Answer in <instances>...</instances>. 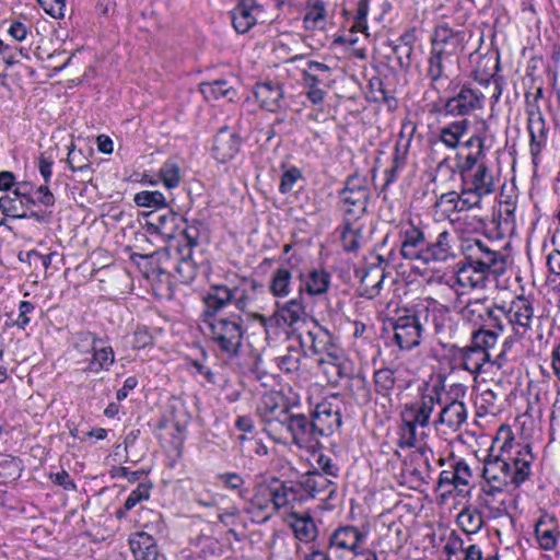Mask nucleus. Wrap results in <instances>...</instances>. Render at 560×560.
Listing matches in <instances>:
<instances>
[{"label": "nucleus", "mask_w": 560, "mask_h": 560, "mask_svg": "<svg viewBox=\"0 0 560 560\" xmlns=\"http://www.w3.org/2000/svg\"><path fill=\"white\" fill-rule=\"evenodd\" d=\"M513 438L500 445V454H489L483 462L482 477L488 483L506 486L517 489L530 476L533 454L528 445L520 446L512 454Z\"/></svg>", "instance_id": "f257e3e1"}, {"label": "nucleus", "mask_w": 560, "mask_h": 560, "mask_svg": "<svg viewBox=\"0 0 560 560\" xmlns=\"http://www.w3.org/2000/svg\"><path fill=\"white\" fill-rule=\"evenodd\" d=\"M464 261L456 271L460 287L485 288L490 277L505 272V257L481 240H467L463 246Z\"/></svg>", "instance_id": "f03ea898"}, {"label": "nucleus", "mask_w": 560, "mask_h": 560, "mask_svg": "<svg viewBox=\"0 0 560 560\" xmlns=\"http://www.w3.org/2000/svg\"><path fill=\"white\" fill-rule=\"evenodd\" d=\"M278 395L267 394L262 397L260 411L270 433H288L300 448H313L318 436L313 420L303 413H294L287 406L279 407Z\"/></svg>", "instance_id": "7ed1b4c3"}, {"label": "nucleus", "mask_w": 560, "mask_h": 560, "mask_svg": "<svg viewBox=\"0 0 560 560\" xmlns=\"http://www.w3.org/2000/svg\"><path fill=\"white\" fill-rule=\"evenodd\" d=\"M456 42L455 34L447 26L438 28L432 37L424 74L429 80V88L438 94L445 90H454L456 80H453L452 75L458 65V58L448 47L455 46Z\"/></svg>", "instance_id": "20e7f679"}, {"label": "nucleus", "mask_w": 560, "mask_h": 560, "mask_svg": "<svg viewBox=\"0 0 560 560\" xmlns=\"http://www.w3.org/2000/svg\"><path fill=\"white\" fill-rule=\"evenodd\" d=\"M295 492L291 486L278 478H270L253 488L252 497L245 500L244 512L254 523L262 524L293 500Z\"/></svg>", "instance_id": "39448f33"}, {"label": "nucleus", "mask_w": 560, "mask_h": 560, "mask_svg": "<svg viewBox=\"0 0 560 560\" xmlns=\"http://www.w3.org/2000/svg\"><path fill=\"white\" fill-rule=\"evenodd\" d=\"M200 329L209 345L228 359L240 354L245 335L244 319L238 314L201 319Z\"/></svg>", "instance_id": "423d86ee"}, {"label": "nucleus", "mask_w": 560, "mask_h": 560, "mask_svg": "<svg viewBox=\"0 0 560 560\" xmlns=\"http://www.w3.org/2000/svg\"><path fill=\"white\" fill-rule=\"evenodd\" d=\"M447 91L454 94L439 97L442 104L441 113L446 116L466 117L485 107L486 95L479 89L472 88L469 82H455L454 90Z\"/></svg>", "instance_id": "0eeeda50"}, {"label": "nucleus", "mask_w": 560, "mask_h": 560, "mask_svg": "<svg viewBox=\"0 0 560 560\" xmlns=\"http://www.w3.org/2000/svg\"><path fill=\"white\" fill-rule=\"evenodd\" d=\"M370 198L369 179L358 174L350 175L338 192L339 209L346 218L360 219L366 212Z\"/></svg>", "instance_id": "6e6552de"}, {"label": "nucleus", "mask_w": 560, "mask_h": 560, "mask_svg": "<svg viewBox=\"0 0 560 560\" xmlns=\"http://www.w3.org/2000/svg\"><path fill=\"white\" fill-rule=\"evenodd\" d=\"M427 236L422 228L402 223L398 231L399 253L404 259L423 262Z\"/></svg>", "instance_id": "1a4fd4ad"}, {"label": "nucleus", "mask_w": 560, "mask_h": 560, "mask_svg": "<svg viewBox=\"0 0 560 560\" xmlns=\"http://www.w3.org/2000/svg\"><path fill=\"white\" fill-rule=\"evenodd\" d=\"M335 400V397L322 400L316 405L312 413V420L318 438L329 436L341 427V412Z\"/></svg>", "instance_id": "9d476101"}, {"label": "nucleus", "mask_w": 560, "mask_h": 560, "mask_svg": "<svg viewBox=\"0 0 560 560\" xmlns=\"http://www.w3.org/2000/svg\"><path fill=\"white\" fill-rule=\"evenodd\" d=\"M423 326L416 315L400 316L394 323V340L401 350H411L421 343Z\"/></svg>", "instance_id": "9b49d317"}, {"label": "nucleus", "mask_w": 560, "mask_h": 560, "mask_svg": "<svg viewBox=\"0 0 560 560\" xmlns=\"http://www.w3.org/2000/svg\"><path fill=\"white\" fill-rule=\"evenodd\" d=\"M448 353L455 366L468 371L471 374L480 373L482 366L492 360L490 353H483L471 343L465 347L452 345L448 349Z\"/></svg>", "instance_id": "f8f14e48"}, {"label": "nucleus", "mask_w": 560, "mask_h": 560, "mask_svg": "<svg viewBox=\"0 0 560 560\" xmlns=\"http://www.w3.org/2000/svg\"><path fill=\"white\" fill-rule=\"evenodd\" d=\"M460 182L464 188L482 200L495 191L498 178L488 164H481L478 170L460 177Z\"/></svg>", "instance_id": "ddd939ff"}, {"label": "nucleus", "mask_w": 560, "mask_h": 560, "mask_svg": "<svg viewBox=\"0 0 560 560\" xmlns=\"http://www.w3.org/2000/svg\"><path fill=\"white\" fill-rule=\"evenodd\" d=\"M506 313L508 323L511 325L514 336L517 339L523 338L532 328L533 303L524 296H517L506 307Z\"/></svg>", "instance_id": "4468645a"}, {"label": "nucleus", "mask_w": 560, "mask_h": 560, "mask_svg": "<svg viewBox=\"0 0 560 560\" xmlns=\"http://www.w3.org/2000/svg\"><path fill=\"white\" fill-rule=\"evenodd\" d=\"M404 369L396 368H381L374 371L373 382L374 390L377 395L388 398L394 390L402 392L409 387V381L404 376Z\"/></svg>", "instance_id": "2eb2a0df"}, {"label": "nucleus", "mask_w": 560, "mask_h": 560, "mask_svg": "<svg viewBox=\"0 0 560 560\" xmlns=\"http://www.w3.org/2000/svg\"><path fill=\"white\" fill-rule=\"evenodd\" d=\"M438 404H441V385L434 384L427 386L421 395L420 401L406 407L402 413L411 418L413 422H418L421 428H425Z\"/></svg>", "instance_id": "dca6fc26"}, {"label": "nucleus", "mask_w": 560, "mask_h": 560, "mask_svg": "<svg viewBox=\"0 0 560 560\" xmlns=\"http://www.w3.org/2000/svg\"><path fill=\"white\" fill-rule=\"evenodd\" d=\"M264 7L256 0H240L230 12L234 30L238 34H245L252 30L260 19Z\"/></svg>", "instance_id": "f3484780"}, {"label": "nucleus", "mask_w": 560, "mask_h": 560, "mask_svg": "<svg viewBox=\"0 0 560 560\" xmlns=\"http://www.w3.org/2000/svg\"><path fill=\"white\" fill-rule=\"evenodd\" d=\"M369 530L361 529L353 525L340 526L334 530L329 538V547L339 550H347L353 555L365 544Z\"/></svg>", "instance_id": "a211bd4d"}, {"label": "nucleus", "mask_w": 560, "mask_h": 560, "mask_svg": "<svg viewBox=\"0 0 560 560\" xmlns=\"http://www.w3.org/2000/svg\"><path fill=\"white\" fill-rule=\"evenodd\" d=\"M232 304L241 312L247 311L262 292V284L253 278H241L231 283Z\"/></svg>", "instance_id": "6ab92c4d"}, {"label": "nucleus", "mask_w": 560, "mask_h": 560, "mask_svg": "<svg viewBox=\"0 0 560 560\" xmlns=\"http://www.w3.org/2000/svg\"><path fill=\"white\" fill-rule=\"evenodd\" d=\"M241 143L242 140L234 130L226 127L221 128L213 140V158L220 163L234 159L240 151Z\"/></svg>", "instance_id": "aec40b11"}, {"label": "nucleus", "mask_w": 560, "mask_h": 560, "mask_svg": "<svg viewBox=\"0 0 560 560\" xmlns=\"http://www.w3.org/2000/svg\"><path fill=\"white\" fill-rule=\"evenodd\" d=\"M359 219L345 218L337 228L341 247L347 253H358L365 245L366 238L363 234V225L358 222Z\"/></svg>", "instance_id": "412c9836"}, {"label": "nucleus", "mask_w": 560, "mask_h": 560, "mask_svg": "<svg viewBox=\"0 0 560 560\" xmlns=\"http://www.w3.org/2000/svg\"><path fill=\"white\" fill-rule=\"evenodd\" d=\"M558 520L555 515L544 513L535 524V538L540 549L553 550L560 537Z\"/></svg>", "instance_id": "4be33fe9"}, {"label": "nucleus", "mask_w": 560, "mask_h": 560, "mask_svg": "<svg viewBox=\"0 0 560 560\" xmlns=\"http://www.w3.org/2000/svg\"><path fill=\"white\" fill-rule=\"evenodd\" d=\"M231 284H213L203 296L205 310L202 318L219 316L218 313L232 304Z\"/></svg>", "instance_id": "5701e85b"}, {"label": "nucleus", "mask_w": 560, "mask_h": 560, "mask_svg": "<svg viewBox=\"0 0 560 560\" xmlns=\"http://www.w3.org/2000/svg\"><path fill=\"white\" fill-rule=\"evenodd\" d=\"M444 552L447 555V560H483L479 546L466 545L464 539L455 533L450 535L444 546Z\"/></svg>", "instance_id": "b1692460"}, {"label": "nucleus", "mask_w": 560, "mask_h": 560, "mask_svg": "<svg viewBox=\"0 0 560 560\" xmlns=\"http://www.w3.org/2000/svg\"><path fill=\"white\" fill-rule=\"evenodd\" d=\"M298 278L301 281L300 292H306L311 296L325 294L329 287L331 277L324 269H312L306 273L299 271Z\"/></svg>", "instance_id": "393cba45"}, {"label": "nucleus", "mask_w": 560, "mask_h": 560, "mask_svg": "<svg viewBox=\"0 0 560 560\" xmlns=\"http://www.w3.org/2000/svg\"><path fill=\"white\" fill-rule=\"evenodd\" d=\"M302 488L312 497L316 498L322 493H327L326 499H331L336 493L337 486L331 477L319 472L318 469L308 471L301 480Z\"/></svg>", "instance_id": "a878e982"}, {"label": "nucleus", "mask_w": 560, "mask_h": 560, "mask_svg": "<svg viewBox=\"0 0 560 560\" xmlns=\"http://www.w3.org/2000/svg\"><path fill=\"white\" fill-rule=\"evenodd\" d=\"M451 240L452 235L448 231L439 233L435 240H427L423 264L446 261L453 257Z\"/></svg>", "instance_id": "bb28decb"}, {"label": "nucleus", "mask_w": 560, "mask_h": 560, "mask_svg": "<svg viewBox=\"0 0 560 560\" xmlns=\"http://www.w3.org/2000/svg\"><path fill=\"white\" fill-rule=\"evenodd\" d=\"M529 132V152L534 165H538L540 161V154L547 145L548 128L546 127V120L544 117L535 116L527 125Z\"/></svg>", "instance_id": "cd10ccee"}, {"label": "nucleus", "mask_w": 560, "mask_h": 560, "mask_svg": "<svg viewBox=\"0 0 560 560\" xmlns=\"http://www.w3.org/2000/svg\"><path fill=\"white\" fill-rule=\"evenodd\" d=\"M254 94L260 106L269 112H276L281 107L283 91L278 82L266 81L258 83Z\"/></svg>", "instance_id": "c85d7f7f"}, {"label": "nucleus", "mask_w": 560, "mask_h": 560, "mask_svg": "<svg viewBox=\"0 0 560 560\" xmlns=\"http://www.w3.org/2000/svg\"><path fill=\"white\" fill-rule=\"evenodd\" d=\"M90 155H93L92 149H89L88 153H85L82 149H75L73 143L68 147L66 162L72 172L79 173L81 182H90L92 179L94 170Z\"/></svg>", "instance_id": "c756f323"}, {"label": "nucleus", "mask_w": 560, "mask_h": 560, "mask_svg": "<svg viewBox=\"0 0 560 560\" xmlns=\"http://www.w3.org/2000/svg\"><path fill=\"white\" fill-rule=\"evenodd\" d=\"M130 549L136 560H159V547L155 539L144 532H138L129 538Z\"/></svg>", "instance_id": "7c9ffc66"}, {"label": "nucleus", "mask_w": 560, "mask_h": 560, "mask_svg": "<svg viewBox=\"0 0 560 560\" xmlns=\"http://www.w3.org/2000/svg\"><path fill=\"white\" fill-rule=\"evenodd\" d=\"M467 420V409L463 401L453 400L442 408L435 425L445 424L452 431H457Z\"/></svg>", "instance_id": "2f4dec72"}, {"label": "nucleus", "mask_w": 560, "mask_h": 560, "mask_svg": "<svg viewBox=\"0 0 560 560\" xmlns=\"http://www.w3.org/2000/svg\"><path fill=\"white\" fill-rule=\"evenodd\" d=\"M327 23V10L323 0H307L303 26L307 31H323Z\"/></svg>", "instance_id": "473e14b6"}, {"label": "nucleus", "mask_w": 560, "mask_h": 560, "mask_svg": "<svg viewBox=\"0 0 560 560\" xmlns=\"http://www.w3.org/2000/svg\"><path fill=\"white\" fill-rule=\"evenodd\" d=\"M469 126L470 121L467 118L452 121L440 130V141L448 149H457Z\"/></svg>", "instance_id": "72a5a7b5"}, {"label": "nucleus", "mask_w": 560, "mask_h": 560, "mask_svg": "<svg viewBox=\"0 0 560 560\" xmlns=\"http://www.w3.org/2000/svg\"><path fill=\"white\" fill-rule=\"evenodd\" d=\"M293 258L294 256L288 260L290 268L280 267L276 269L271 275L269 290L277 298H287L291 292L292 272L290 269L293 268Z\"/></svg>", "instance_id": "f704fd0d"}, {"label": "nucleus", "mask_w": 560, "mask_h": 560, "mask_svg": "<svg viewBox=\"0 0 560 560\" xmlns=\"http://www.w3.org/2000/svg\"><path fill=\"white\" fill-rule=\"evenodd\" d=\"M290 525L295 537L304 542L312 541L317 536V527L310 514L292 513L290 515Z\"/></svg>", "instance_id": "c9c22d12"}, {"label": "nucleus", "mask_w": 560, "mask_h": 560, "mask_svg": "<svg viewBox=\"0 0 560 560\" xmlns=\"http://www.w3.org/2000/svg\"><path fill=\"white\" fill-rule=\"evenodd\" d=\"M492 303L488 298L469 300L462 310L463 318L475 324L487 323V315L491 314Z\"/></svg>", "instance_id": "e433bc0d"}, {"label": "nucleus", "mask_w": 560, "mask_h": 560, "mask_svg": "<svg viewBox=\"0 0 560 560\" xmlns=\"http://www.w3.org/2000/svg\"><path fill=\"white\" fill-rule=\"evenodd\" d=\"M311 347L315 353H325L329 359H338V349L334 343L332 335L323 327H318L316 331H310Z\"/></svg>", "instance_id": "4c0bfd02"}, {"label": "nucleus", "mask_w": 560, "mask_h": 560, "mask_svg": "<svg viewBox=\"0 0 560 560\" xmlns=\"http://www.w3.org/2000/svg\"><path fill=\"white\" fill-rule=\"evenodd\" d=\"M385 279V271L378 265L369 267L361 278L362 295L373 299L380 294Z\"/></svg>", "instance_id": "58836bf2"}, {"label": "nucleus", "mask_w": 560, "mask_h": 560, "mask_svg": "<svg viewBox=\"0 0 560 560\" xmlns=\"http://www.w3.org/2000/svg\"><path fill=\"white\" fill-rule=\"evenodd\" d=\"M200 92L208 101L225 98L232 102L237 95L236 90L225 80H215L213 82L201 83Z\"/></svg>", "instance_id": "ea45409f"}, {"label": "nucleus", "mask_w": 560, "mask_h": 560, "mask_svg": "<svg viewBox=\"0 0 560 560\" xmlns=\"http://www.w3.org/2000/svg\"><path fill=\"white\" fill-rule=\"evenodd\" d=\"M92 358L89 361L84 371L98 373L101 371H108L115 361V354L109 346H96L94 350L91 352Z\"/></svg>", "instance_id": "a19ab883"}, {"label": "nucleus", "mask_w": 560, "mask_h": 560, "mask_svg": "<svg viewBox=\"0 0 560 560\" xmlns=\"http://www.w3.org/2000/svg\"><path fill=\"white\" fill-rule=\"evenodd\" d=\"M215 480L221 488L236 493L241 499L246 498V481L241 474L235 471L220 472L215 475Z\"/></svg>", "instance_id": "79ce46f5"}, {"label": "nucleus", "mask_w": 560, "mask_h": 560, "mask_svg": "<svg viewBox=\"0 0 560 560\" xmlns=\"http://www.w3.org/2000/svg\"><path fill=\"white\" fill-rule=\"evenodd\" d=\"M418 422L402 413V420L398 429V445L401 448L415 447L419 441Z\"/></svg>", "instance_id": "37998d69"}, {"label": "nucleus", "mask_w": 560, "mask_h": 560, "mask_svg": "<svg viewBox=\"0 0 560 560\" xmlns=\"http://www.w3.org/2000/svg\"><path fill=\"white\" fill-rule=\"evenodd\" d=\"M348 390L358 405L365 406L372 400V390L364 375L351 377Z\"/></svg>", "instance_id": "c03bdc74"}, {"label": "nucleus", "mask_w": 560, "mask_h": 560, "mask_svg": "<svg viewBox=\"0 0 560 560\" xmlns=\"http://www.w3.org/2000/svg\"><path fill=\"white\" fill-rule=\"evenodd\" d=\"M304 358L303 349L298 347H288L285 352L276 358L278 368L285 373H293L300 370Z\"/></svg>", "instance_id": "a18cd8bd"}, {"label": "nucleus", "mask_w": 560, "mask_h": 560, "mask_svg": "<svg viewBox=\"0 0 560 560\" xmlns=\"http://www.w3.org/2000/svg\"><path fill=\"white\" fill-rule=\"evenodd\" d=\"M159 177L167 189H174L182 182V170L175 159H167L159 170Z\"/></svg>", "instance_id": "49530a36"}, {"label": "nucleus", "mask_w": 560, "mask_h": 560, "mask_svg": "<svg viewBox=\"0 0 560 560\" xmlns=\"http://www.w3.org/2000/svg\"><path fill=\"white\" fill-rule=\"evenodd\" d=\"M457 524L466 534H476L483 526V517L478 510L465 508L457 515Z\"/></svg>", "instance_id": "de8ad7c7"}, {"label": "nucleus", "mask_w": 560, "mask_h": 560, "mask_svg": "<svg viewBox=\"0 0 560 560\" xmlns=\"http://www.w3.org/2000/svg\"><path fill=\"white\" fill-rule=\"evenodd\" d=\"M485 156V149L470 152L464 159L462 154H456V159L458 160V162L453 172H457L459 177H465V175L471 173L472 170H478V166H480L481 164H487L483 161Z\"/></svg>", "instance_id": "09e8293b"}, {"label": "nucleus", "mask_w": 560, "mask_h": 560, "mask_svg": "<svg viewBox=\"0 0 560 560\" xmlns=\"http://www.w3.org/2000/svg\"><path fill=\"white\" fill-rule=\"evenodd\" d=\"M485 156V149L470 152L464 159L462 154H456V159L458 160V162L453 172H457L459 177H465V175L471 173L472 170H478V166H480L481 164H487L483 161Z\"/></svg>", "instance_id": "8fccbe9b"}, {"label": "nucleus", "mask_w": 560, "mask_h": 560, "mask_svg": "<svg viewBox=\"0 0 560 560\" xmlns=\"http://www.w3.org/2000/svg\"><path fill=\"white\" fill-rule=\"evenodd\" d=\"M398 42V44L393 46V52L396 55L400 69L408 70L413 52L412 36L409 33H405L399 37Z\"/></svg>", "instance_id": "3c124183"}, {"label": "nucleus", "mask_w": 560, "mask_h": 560, "mask_svg": "<svg viewBox=\"0 0 560 560\" xmlns=\"http://www.w3.org/2000/svg\"><path fill=\"white\" fill-rule=\"evenodd\" d=\"M304 313V306L299 299H292L281 306L278 304V315L288 326L300 322Z\"/></svg>", "instance_id": "603ef678"}, {"label": "nucleus", "mask_w": 560, "mask_h": 560, "mask_svg": "<svg viewBox=\"0 0 560 560\" xmlns=\"http://www.w3.org/2000/svg\"><path fill=\"white\" fill-rule=\"evenodd\" d=\"M407 156V145H402L401 142L396 143L393 154V165L385 170V186L390 185L397 178L398 172L405 166Z\"/></svg>", "instance_id": "864d4df0"}, {"label": "nucleus", "mask_w": 560, "mask_h": 560, "mask_svg": "<svg viewBox=\"0 0 560 560\" xmlns=\"http://www.w3.org/2000/svg\"><path fill=\"white\" fill-rule=\"evenodd\" d=\"M133 201L137 206L143 208L161 209L166 208V198L161 191L143 190L135 195Z\"/></svg>", "instance_id": "5fc2aeb1"}, {"label": "nucleus", "mask_w": 560, "mask_h": 560, "mask_svg": "<svg viewBox=\"0 0 560 560\" xmlns=\"http://www.w3.org/2000/svg\"><path fill=\"white\" fill-rule=\"evenodd\" d=\"M319 365L327 377V382L330 384L337 385L346 376V371L339 355L337 360L329 359L328 357L326 359L322 358Z\"/></svg>", "instance_id": "6e6d98bb"}, {"label": "nucleus", "mask_w": 560, "mask_h": 560, "mask_svg": "<svg viewBox=\"0 0 560 560\" xmlns=\"http://www.w3.org/2000/svg\"><path fill=\"white\" fill-rule=\"evenodd\" d=\"M498 336L493 330L480 328L471 334L470 343L483 353H490V349L498 342Z\"/></svg>", "instance_id": "4d7b16f0"}, {"label": "nucleus", "mask_w": 560, "mask_h": 560, "mask_svg": "<svg viewBox=\"0 0 560 560\" xmlns=\"http://www.w3.org/2000/svg\"><path fill=\"white\" fill-rule=\"evenodd\" d=\"M455 213L468 211L475 208H481L482 200L476 197L462 186L460 192L455 191Z\"/></svg>", "instance_id": "13d9d810"}, {"label": "nucleus", "mask_w": 560, "mask_h": 560, "mask_svg": "<svg viewBox=\"0 0 560 560\" xmlns=\"http://www.w3.org/2000/svg\"><path fill=\"white\" fill-rule=\"evenodd\" d=\"M454 474V489L463 493L465 490L462 487H467L471 478V470L468 464L459 459L452 465Z\"/></svg>", "instance_id": "bf43d9fd"}, {"label": "nucleus", "mask_w": 560, "mask_h": 560, "mask_svg": "<svg viewBox=\"0 0 560 560\" xmlns=\"http://www.w3.org/2000/svg\"><path fill=\"white\" fill-rule=\"evenodd\" d=\"M509 497H478L480 506L488 509L492 516H501L506 512V500Z\"/></svg>", "instance_id": "052dcab7"}, {"label": "nucleus", "mask_w": 560, "mask_h": 560, "mask_svg": "<svg viewBox=\"0 0 560 560\" xmlns=\"http://www.w3.org/2000/svg\"><path fill=\"white\" fill-rule=\"evenodd\" d=\"M100 342L91 331H79L73 336V346L81 353H91Z\"/></svg>", "instance_id": "680f3d73"}, {"label": "nucleus", "mask_w": 560, "mask_h": 560, "mask_svg": "<svg viewBox=\"0 0 560 560\" xmlns=\"http://www.w3.org/2000/svg\"><path fill=\"white\" fill-rule=\"evenodd\" d=\"M55 150L48 149L37 158V167L44 182L48 184L52 176V165L55 163Z\"/></svg>", "instance_id": "e2e57ef3"}, {"label": "nucleus", "mask_w": 560, "mask_h": 560, "mask_svg": "<svg viewBox=\"0 0 560 560\" xmlns=\"http://www.w3.org/2000/svg\"><path fill=\"white\" fill-rule=\"evenodd\" d=\"M20 210L23 209L19 205V200L9 195L0 197V211L3 215L13 219H26L27 213L25 211L20 212Z\"/></svg>", "instance_id": "0e129e2a"}, {"label": "nucleus", "mask_w": 560, "mask_h": 560, "mask_svg": "<svg viewBox=\"0 0 560 560\" xmlns=\"http://www.w3.org/2000/svg\"><path fill=\"white\" fill-rule=\"evenodd\" d=\"M455 191L442 194L434 203L436 212L442 213L444 218H451L455 213Z\"/></svg>", "instance_id": "69168bd1"}, {"label": "nucleus", "mask_w": 560, "mask_h": 560, "mask_svg": "<svg viewBox=\"0 0 560 560\" xmlns=\"http://www.w3.org/2000/svg\"><path fill=\"white\" fill-rule=\"evenodd\" d=\"M370 1L371 0H359L354 23L351 26V32H365L368 30L366 16L370 9Z\"/></svg>", "instance_id": "338daca9"}, {"label": "nucleus", "mask_w": 560, "mask_h": 560, "mask_svg": "<svg viewBox=\"0 0 560 560\" xmlns=\"http://www.w3.org/2000/svg\"><path fill=\"white\" fill-rule=\"evenodd\" d=\"M498 393L493 388L483 389L477 400L478 408L486 413H493L497 409Z\"/></svg>", "instance_id": "774afa93"}]
</instances>
